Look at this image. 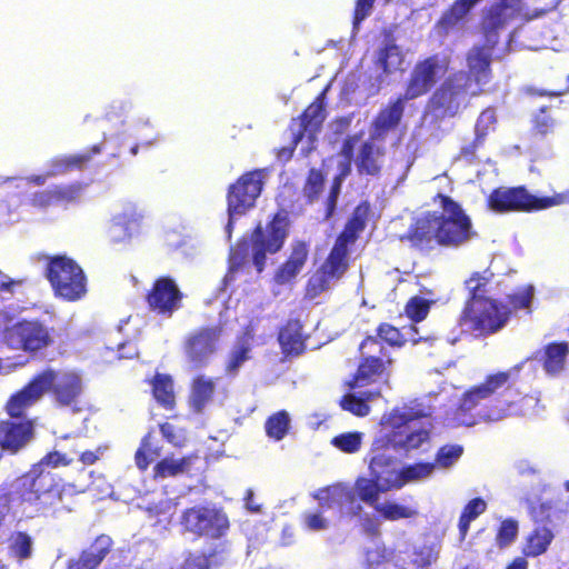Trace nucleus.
<instances>
[{"label": "nucleus", "instance_id": "nucleus-1", "mask_svg": "<svg viewBox=\"0 0 569 569\" xmlns=\"http://www.w3.org/2000/svg\"><path fill=\"white\" fill-rule=\"evenodd\" d=\"M525 362L485 376L481 382L468 388L460 397L453 419L460 426L472 427L481 421L498 422L510 417L536 415L539 392H522L516 386Z\"/></svg>", "mask_w": 569, "mask_h": 569}, {"label": "nucleus", "instance_id": "nucleus-2", "mask_svg": "<svg viewBox=\"0 0 569 569\" xmlns=\"http://www.w3.org/2000/svg\"><path fill=\"white\" fill-rule=\"evenodd\" d=\"M76 492L51 471L32 467L18 477L10 490L0 487V527L12 513L18 521L58 518L72 511Z\"/></svg>", "mask_w": 569, "mask_h": 569}, {"label": "nucleus", "instance_id": "nucleus-3", "mask_svg": "<svg viewBox=\"0 0 569 569\" xmlns=\"http://www.w3.org/2000/svg\"><path fill=\"white\" fill-rule=\"evenodd\" d=\"M441 211H427L408 228L402 241L419 252L429 253L436 247L457 249L477 236L471 218L451 197L437 193L433 198Z\"/></svg>", "mask_w": 569, "mask_h": 569}, {"label": "nucleus", "instance_id": "nucleus-4", "mask_svg": "<svg viewBox=\"0 0 569 569\" xmlns=\"http://www.w3.org/2000/svg\"><path fill=\"white\" fill-rule=\"evenodd\" d=\"M44 393L50 395L57 407L79 411L83 393L82 378L73 370L60 371L47 367L9 397L4 410L8 416L20 417L33 407Z\"/></svg>", "mask_w": 569, "mask_h": 569}, {"label": "nucleus", "instance_id": "nucleus-5", "mask_svg": "<svg viewBox=\"0 0 569 569\" xmlns=\"http://www.w3.org/2000/svg\"><path fill=\"white\" fill-rule=\"evenodd\" d=\"M449 57L431 54L418 60L406 82L405 91L381 108L372 121L371 140L383 141L387 134L397 129L405 112V103L426 96L450 67Z\"/></svg>", "mask_w": 569, "mask_h": 569}, {"label": "nucleus", "instance_id": "nucleus-6", "mask_svg": "<svg viewBox=\"0 0 569 569\" xmlns=\"http://www.w3.org/2000/svg\"><path fill=\"white\" fill-rule=\"evenodd\" d=\"M463 80V74L451 72L432 91L426 104V114L432 122L441 123L459 117L473 97H479L485 89H472Z\"/></svg>", "mask_w": 569, "mask_h": 569}, {"label": "nucleus", "instance_id": "nucleus-7", "mask_svg": "<svg viewBox=\"0 0 569 569\" xmlns=\"http://www.w3.org/2000/svg\"><path fill=\"white\" fill-rule=\"evenodd\" d=\"M44 276L53 295L63 301L81 300L88 292V278L82 267L66 254L48 257Z\"/></svg>", "mask_w": 569, "mask_h": 569}, {"label": "nucleus", "instance_id": "nucleus-8", "mask_svg": "<svg viewBox=\"0 0 569 569\" xmlns=\"http://www.w3.org/2000/svg\"><path fill=\"white\" fill-rule=\"evenodd\" d=\"M290 219L286 209L278 210L267 224L263 227L261 222L252 229L249 242L252 250V263L258 273L262 272L267 254L279 252L289 236Z\"/></svg>", "mask_w": 569, "mask_h": 569}, {"label": "nucleus", "instance_id": "nucleus-9", "mask_svg": "<svg viewBox=\"0 0 569 569\" xmlns=\"http://www.w3.org/2000/svg\"><path fill=\"white\" fill-rule=\"evenodd\" d=\"M567 194L555 193L552 196L538 197L531 194L526 187H498L488 196V207L499 213L505 212H532L545 210L566 202Z\"/></svg>", "mask_w": 569, "mask_h": 569}, {"label": "nucleus", "instance_id": "nucleus-10", "mask_svg": "<svg viewBox=\"0 0 569 569\" xmlns=\"http://www.w3.org/2000/svg\"><path fill=\"white\" fill-rule=\"evenodd\" d=\"M422 416L412 411H402L399 408L392 409L382 421L387 432L378 436L380 439L379 446H388L397 451L410 452L429 442V429L409 430V423Z\"/></svg>", "mask_w": 569, "mask_h": 569}, {"label": "nucleus", "instance_id": "nucleus-11", "mask_svg": "<svg viewBox=\"0 0 569 569\" xmlns=\"http://www.w3.org/2000/svg\"><path fill=\"white\" fill-rule=\"evenodd\" d=\"M53 328L39 319H21L4 328L3 342L12 350L37 355L54 342Z\"/></svg>", "mask_w": 569, "mask_h": 569}, {"label": "nucleus", "instance_id": "nucleus-12", "mask_svg": "<svg viewBox=\"0 0 569 569\" xmlns=\"http://www.w3.org/2000/svg\"><path fill=\"white\" fill-rule=\"evenodd\" d=\"M510 319V309L497 299L463 305L459 317L460 326L480 336L487 337L501 330Z\"/></svg>", "mask_w": 569, "mask_h": 569}, {"label": "nucleus", "instance_id": "nucleus-13", "mask_svg": "<svg viewBox=\"0 0 569 569\" xmlns=\"http://www.w3.org/2000/svg\"><path fill=\"white\" fill-rule=\"evenodd\" d=\"M326 120L325 91H322L298 118L290 122L291 140L289 146L276 148L273 153L281 163L289 162L299 142L308 136L310 140L316 138Z\"/></svg>", "mask_w": 569, "mask_h": 569}, {"label": "nucleus", "instance_id": "nucleus-14", "mask_svg": "<svg viewBox=\"0 0 569 569\" xmlns=\"http://www.w3.org/2000/svg\"><path fill=\"white\" fill-rule=\"evenodd\" d=\"M360 362L348 381L350 389H358L375 382L387 373L392 359L385 346L373 336H367L359 346Z\"/></svg>", "mask_w": 569, "mask_h": 569}, {"label": "nucleus", "instance_id": "nucleus-15", "mask_svg": "<svg viewBox=\"0 0 569 569\" xmlns=\"http://www.w3.org/2000/svg\"><path fill=\"white\" fill-rule=\"evenodd\" d=\"M350 246L335 240L332 248L323 262L309 277L306 284V295L309 298H317L329 290L333 282L339 281L348 271Z\"/></svg>", "mask_w": 569, "mask_h": 569}, {"label": "nucleus", "instance_id": "nucleus-16", "mask_svg": "<svg viewBox=\"0 0 569 569\" xmlns=\"http://www.w3.org/2000/svg\"><path fill=\"white\" fill-rule=\"evenodd\" d=\"M268 172L267 168L246 171L229 186L226 198L230 220L236 216H243L256 206Z\"/></svg>", "mask_w": 569, "mask_h": 569}, {"label": "nucleus", "instance_id": "nucleus-17", "mask_svg": "<svg viewBox=\"0 0 569 569\" xmlns=\"http://www.w3.org/2000/svg\"><path fill=\"white\" fill-rule=\"evenodd\" d=\"M498 43L495 40H485L476 43L466 52L467 70H457L453 73L463 74V80L472 89H483L492 80V57Z\"/></svg>", "mask_w": 569, "mask_h": 569}, {"label": "nucleus", "instance_id": "nucleus-18", "mask_svg": "<svg viewBox=\"0 0 569 569\" xmlns=\"http://www.w3.org/2000/svg\"><path fill=\"white\" fill-rule=\"evenodd\" d=\"M523 0H497L490 4L481 19V33L485 40L499 43V31L512 20L527 17Z\"/></svg>", "mask_w": 569, "mask_h": 569}, {"label": "nucleus", "instance_id": "nucleus-19", "mask_svg": "<svg viewBox=\"0 0 569 569\" xmlns=\"http://www.w3.org/2000/svg\"><path fill=\"white\" fill-rule=\"evenodd\" d=\"M183 292L173 278L161 276L157 278L150 290L144 295L150 311L164 318H171L181 309Z\"/></svg>", "mask_w": 569, "mask_h": 569}, {"label": "nucleus", "instance_id": "nucleus-20", "mask_svg": "<svg viewBox=\"0 0 569 569\" xmlns=\"http://www.w3.org/2000/svg\"><path fill=\"white\" fill-rule=\"evenodd\" d=\"M222 333L220 326L201 327L190 332L183 342V351L188 361L194 368H203L209 358L217 351Z\"/></svg>", "mask_w": 569, "mask_h": 569}, {"label": "nucleus", "instance_id": "nucleus-21", "mask_svg": "<svg viewBox=\"0 0 569 569\" xmlns=\"http://www.w3.org/2000/svg\"><path fill=\"white\" fill-rule=\"evenodd\" d=\"M380 439L376 437L369 451V476L378 481L388 491L401 489L400 470L397 469L396 457L387 453L391 450L388 446H378Z\"/></svg>", "mask_w": 569, "mask_h": 569}, {"label": "nucleus", "instance_id": "nucleus-22", "mask_svg": "<svg viewBox=\"0 0 569 569\" xmlns=\"http://www.w3.org/2000/svg\"><path fill=\"white\" fill-rule=\"evenodd\" d=\"M181 521L189 531L213 538L221 537L229 528V521L224 515L204 507L187 509Z\"/></svg>", "mask_w": 569, "mask_h": 569}, {"label": "nucleus", "instance_id": "nucleus-23", "mask_svg": "<svg viewBox=\"0 0 569 569\" xmlns=\"http://www.w3.org/2000/svg\"><path fill=\"white\" fill-rule=\"evenodd\" d=\"M0 420V448L9 453H17L33 437V422L26 417V412L20 417Z\"/></svg>", "mask_w": 569, "mask_h": 569}, {"label": "nucleus", "instance_id": "nucleus-24", "mask_svg": "<svg viewBox=\"0 0 569 569\" xmlns=\"http://www.w3.org/2000/svg\"><path fill=\"white\" fill-rule=\"evenodd\" d=\"M308 336L299 319H288L278 331V342L284 358L301 356L307 349Z\"/></svg>", "mask_w": 569, "mask_h": 569}, {"label": "nucleus", "instance_id": "nucleus-25", "mask_svg": "<svg viewBox=\"0 0 569 569\" xmlns=\"http://www.w3.org/2000/svg\"><path fill=\"white\" fill-rule=\"evenodd\" d=\"M483 0H455L440 16L436 28L441 36L461 28L468 21L472 10Z\"/></svg>", "mask_w": 569, "mask_h": 569}, {"label": "nucleus", "instance_id": "nucleus-26", "mask_svg": "<svg viewBox=\"0 0 569 569\" xmlns=\"http://www.w3.org/2000/svg\"><path fill=\"white\" fill-rule=\"evenodd\" d=\"M309 257V246L303 240H295L291 251L286 261L274 273V281L278 284H286L292 281L303 269Z\"/></svg>", "mask_w": 569, "mask_h": 569}, {"label": "nucleus", "instance_id": "nucleus-27", "mask_svg": "<svg viewBox=\"0 0 569 569\" xmlns=\"http://www.w3.org/2000/svg\"><path fill=\"white\" fill-rule=\"evenodd\" d=\"M309 257V246L303 240H295L291 251L286 261L274 273V281L278 284H286L292 281L303 269Z\"/></svg>", "mask_w": 569, "mask_h": 569}, {"label": "nucleus", "instance_id": "nucleus-28", "mask_svg": "<svg viewBox=\"0 0 569 569\" xmlns=\"http://www.w3.org/2000/svg\"><path fill=\"white\" fill-rule=\"evenodd\" d=\"M376 141L377 140H371L370 136L359 149L356 158V167L360 176L379 177L382 171V159L386 151L383 148L378 147L375 143Z\"/></svg>", "mask_w": 569, "mask_h": 569}, {"label": "nucleus", "instance_id": "nucleus-29", "mask_svg": "<svg viewBox=\"0 0 569 569\" xmlns=\"http://www.w3.org/2000/svg\"><path fill=\"white\" fill-rule=\"evenodd\" d=\"M370 214V202L367 200L361 201L358 206H356L350 218L347 220L346 224L336 239L352 247L365 231Z\"/></svg>", "mask_w": 569, "mask_h": 569}, {"label": "nucleus", "instance_id": "nucleus-30", "mask_svg": "<svg viewBox=\"0 0 569 569\" xmlns=\"http://www.w3.org/2000/svg\"><path fill=\"white\" fill-rule=\"evenodd\" d=\"M493 279L495 273L490 268L471 272L463 282L467 291V299L463 305H472L491 299L490 293Z\"/></svg>", "mask_w": 569, "mask_h": 569}, {"label": "nucleus", "instance_id": "nucleus-31", "mask_svg": "<svg viewBox=\"0 0 569 569\" xmlns=\"http://www.w3.org/2000/svg\"><path fill=\"white\" fill-rule=\"evenodd\" d=\"M199 460L197 452L183 456L180 459L166 457L158 461L152 469L153 479H166L189 472L191 466Z\"/></svg>", "mask_w": 569, "mask_h": 569}, {"label": "nucleus", "instance_id": "nucleus-32", "mask_svg": "<svg viewBox=\"0 0 569 569\" xmlns=\"http://www.w3.org/2000/svg\"><path fill=\"white\" fill-rule=\"evenodd\" d=\"M555 535L547 526H536L526 537L521 552L527 558H536L547 552Z\"/></svg>", "mask_w": 569, "mask_h": 569}, {"label": "nucleus", "instance_id": "nucleus-33", "mask_svg": "<svg viewBox=\"0 0 569 569\" xmlns=\"http://www.w3.org/2000/svg\"><path fill=\"white\" fill-rule=\"evenodd\" d=\"M568 355L569 343L567 341L547 343L541 357L545 371L551 376L560 373L565 369Z\"/></svg>", "mask_w": 569, "mask_h": 569}, {"label": "nucleus", "instance_id": "nucleus-34", "mask_svg": "<svg viewBox=\"0 0 569 569\" xmlns=\"http://www.w3.org/2000/svg\"><path fill=\"white\" fill-rule=\"evenodd\" d=\"M151 393L158 405L167 410H172L176 406V395L173 380L170 375L156 373L150 380Z\"/></svg>", "mask_w": 569, "mask_h": 569}, {"label": "nucleus", "instance_id": "nucleus-35", "mask_svg": "<svg viewBox=\"0 0 569 569\" xmlns=\"http://www.w3.org/2000/svg\"><path fill=\"white\" fill-rule=\"evenodd\" d=\"M216 390L214 381L204 376H197L191 383L190 405L194 412H201L212 400Z\"/></svg>", "mask_w": 569, "mask_h": 569}, {"label": "nucleus", "instance_id": "nucleus-36", "mask_svg": "<svg viewBox=\"0 0 569 569\" xmlns=\"http://www.w3.org/2000/svg\"><path fill=\"white\" fill-rule=\"evenodd\" d=\"M381 396L380 389L366 390L356 396L355 393H346L341 397L339 405L342 410L348 411L357 417H366L370 412L369 401Z\"/></svg>", "mask_w": 569, "mask_h": 569}, {"label": "nucleus", "instance_id": "nucleus-37", "mask_svg": "<svg viewBox=\"0 0 569 569\" xmlns=\"http://www.w3.org/2000/svg\"><path fill=\"white\" fill-rule=\"evenodd\" d=\"M251 337H239L231 348L226 362L224 371L229 376H236L240 367L251 358Z\"/></svg>", "mask_w": 569, "mask_h": 569}, {"label": "nucleus", "instance_id": "nucleus-38", "mask_svg": "<svg viewBox=\"0 0 569 569\" xmlns=\"http://www.w3.org/2000/svg\"><path fill=\"white\" fill-rule=\"evenodd\" d=\"M403 61L405 57L399 46L395 43H388L379 49L375 64L382 71L383 74L388 76L397 70H400Z\"/></svg>", "mask_w": 569, "mask_h": 569}, {"label": "nucleus", "instance_id": "nucleus-39", "mask_svg": "<svg viewBox=\"0 0 569 569\" xmlns=\"http://www.w3.org/2000/svg\"><path fill=\"white\" fill-rule=\"evenodd\" d=\"M382 486L376 481L371 476L369 478L360 477L355 482V492L358 498L367 505L373 507L379 506V495L387 492Z\"/></svg>", "mask_w": 569, "mask_h": 569}, {"label": "nucleus", "instance_id": "nucleus-40", "mask_svg": "<svg viewBox=\"0 0 569 569\" xmlns=\"http://www.w3.org/2000/svg\"><path fill=\"white\" fill-rule=\"evenodd\" d=\"M112 539L108 535L98 536L88 550H83L80 555L90 563L91 568L97 569L104 560L112 548Z\"/></svg>", "mask_w": 569, "mask_h": 569}, {"label": "nucleus", "instance_id": "nucleus-41", "mask_svg": "<svg viewBox=\"0 0 569 569\" xmlns=\"http://www.w3.org/2000/svg\"><path fill=\"white\" fill-rule=\"evenodd\" d=\"M9 553L18 561L31 558L33 552L32 537L26 531H14L9 538Z\"/></svg>", "mask_w": 569, "mask_h": 569}, {"label": "nucleus", "instance_id": "nucleus-42", "mask_svg": "<svg viewBox=\"0 0 569 569\" xmlns=\"http://www.w3.org/2000/svg\"><path fill=\"white\" fill-rule=\"evenodd\" d=\"M290 429V417L286 410H279L270 415L264 422L266 435L274 440H282Z\"/></svg>", "mask_w": 569, "mask_h": 569}, {"label": "nucleus", "instance_id": "nucleus-43", "mask_svg": "<svg viewBox=\"0 0 569 569\" xmlns=\"http://www.w3.org/2000/svg\"><path fill=\"white\" fill-rule=\"evenodd\" d=\"M139 221L136 218H131L126 213L119 214L112 221L109 233L113 242H120L131 238L133 232H138Z\"/></svg>", "mask_w": 569, "mask_h": 569}, {"label": "nucleus", "instance_id": "nucleus-44", "mask_svg": "<svg viewBox=\"0 0 569 569\" xmlns=\"http://www.w3.org/2000/svg\"><path fill=\"white\" fill-rule=\"evenodd\" d=\"M436 463L432 462H416L403 466L400 469V480L403 481V486L408 482L418 481L428 478L433 473Z\"/></svg>", "mask_w": 569, "mask_h": 569}, {"label": "nucleus", "instance_id": "nucleus-45", "mask_svg": "<svg viewBox=\"0 0 569 569\" xmlns=\"http://www.w3.org/2000/svg\"><path fill=\"white\" fill-rule=\"evenodd\" d=\"M52 188L54 206L76 202L81 197L82 184L79 182L54 184Z\"/></svg>", "mask_w": 569, "mask_h": 569}, {"label": "nucleus", "instance_id": "nucleus-46", "mask_svg": "<svg viewBox=\"0 0 569 569\" xmlns=\"http://www.w3.org/2000/svg\"><path fill=\"white\" fill-rule=\"evenodd\" d=\"M376 511L379 516L389 521L413 518L418 513L416 509L396 502L380 503L376 506Z\"/></svg>", "mask_w": 569, "mask_h": 569}, {"label": "nucleus", "instance_id": "nucleus-47", "mask_svg": "<svg viewBox=\"0 0 569 569\" xmlns=\"http://www.w3.org/2000/svg\"><path fill=\"white\" fill-rule=\"evenodd\" d=\"M326 183V174L316 168H311L308 171L305 184L303 193L308 202H313L321 194Z\"/></svg>", "mask_w": 569, "mask_h": 569}, {"label": "nucleus", "instance_id": "nucleus-48", "mask_svg": "<svg viewBox=\"0 0 569 569\" xmlns=\"http://www.w3.org/2000/svg\"><path fill=\"white\" fill-rule=\"evenodd\" d=\"M486 141L473 137V139L462 144L455 157V161L462 162L466 166H473L480 162L479 152L483 149Z\"/></svg>", "mask_w": 569, "mask_h": 569}, {"label": "nucleus", "instance_id": "nucleus-49", "mask_svg": "<svg viewBox=\"0 0 569 569\" xmlns=\"http://www.w3.org/2000/svg\"><path fill=\"white\" fill-rule=\"evenodd\" d=\"M330 443L345 453H356L362 443V433L359 431L342 432L335 436Z\"/></svg>", "mask_w": 569, "mask_h": 569}, {"label": "nucleus", "instance_id": "nucleus-50", "mask_svg": "<svg viewBox=\"0 0 569 569\" xmlns=\"http://www.w3.org/2000/svg\"><path fill=\"white\" fill-rule=\"evenodd\" d=\"M533 299V287L525 286L506 297V307L510 309V315L513 311L521 309H529Z\"/></svg>", "mask_w": 569, "mask_h": 569}, {"label": "nucleus", "instance_id": "nucleus-51", "mask_svg": "<svg viewBox=\"0 0 569 569\" xmlns=\"http://www.w3.org/2000/svg\"><path fill=\"white\" fill-rule=\"evenodd\" d=\"M497 122L496 109L493 107L483 109L475 123V137L486 141L488 134L495 131Z\"/></svg>", "mask_w": 569, "mask_h": 569}, {"label": "nucleus", "instance_id": "nucleus-52", "mask_svg": "<svg viewBox=\"0 0 569 569\" xmlns=\"http://www.w3.org/2000/svg\"><path fill=\"white\" fill-rule=\"evenodd\" d=\"M392 552L382 543H375L365 551V567L367 569H380L391 559Z\"/></svg>", "mask_w": 569, "mask_h": 569}, {"label": "nucleus", "instance_id": "nucleus-53", "mask_svg": "<svg viewBox=\"0 0 569 569\" xmlns=\"http://www.w3.org/2000/svg\"><path fill=\"white\" fill-rule=\"evenodd\" d=\"M463 450L461 445H443L437 450L432 463H436V467L450 468L461 458Z\"/></svg>", "mask_w": 569, "mask_h": 569}, {"label": "nucleus", "instance_id": "nucleus-54", "mask_svg": "<svg viewBox=\"0 0 569 569\" xmlns=\"http://www.w3.org/2000/svg\"><path fill=\"white\" fill-rule=\"evenodd\" d=\"M377 336L378 340L383 345L387 343L390 347L393 348H401L406 345V337L402 335L400 329L397 327L388 323L382 322L377 327Z\"/></svg>", "mask_w": 569, "mask_h": 569}, {"label": "nucleus", "instance_id": "nucleus-55", "mask_svg": "<svg viewBox=\"0 0 569 569\" xmlns=\"http://www.w3.org/2000/svg\"><path fill=\"white\" fill-rule=\"evenodd\" d=\"M528 512L531 520L537 526H546L547 523H551L552 513L555 512L553 506L550 501H529L528 503Z\"/></svg>", "mask_w": 569, "mask_h": 569}, {"label": "nucleus", "instance_id": "nucleus-56", "mask_svg": "<svg viewBox=\"0 0 569 569\" xmlns=\"http://www.w3.org/2000/svg\"><path fill=\"white\" fill-rule=\"evenodd\" d=\"M431 302L420 296L411 297L406 306L405 312L413 322L425 320L429 313Z\"/></svg>", "mask_w": 569, "mask_h": 569}, {"label": "nucleus", "instance_id": "nucleus-57", "mask_svg": "<svg viewBox=\"0 0 569 569\" xmlns=\"http://www.w3.org/2000/svg\"><path fill=\"white\" fill-rule=\"evenodd\" d=\"M518 522L515 519L508 518L502 520L496 535L498 547L506 548L511 545L518 536Z\"/></svg>", "mask_w": 569, "mask_h": 569}, {"label": "nucleus", "instance_id": "nucleus-58", "mask_svg": "<svg viewBox=\"0 0 569 569\" xmlns=\"http://www.w3.org/2000/svg\"><path fill=\"white\" fill-rule=\"evenodd\" d=\"M102 150L100 144H93L86 152L66 154L68 167L70 171L82 170L93 158V156L100 153Z\"/></svg>", "mask_w": 569, "mask_h": 569}, {"label": "nucleus", "instance_id": "nucleus-59", "mask_svg": "<svg viewBox=\"0 0 569 569\" xmlns=\"http://www.w3.org/2000/svg\"><path fill=\"white\" fill-rule=\"evenodd\" d=\"M557 121L547 113V108L542 107L533 119V130L537 134L545 137L553 133Z\"/></svg>", "mask_w": 569, "mask_h": 569}, {"label": "nucleus", "instance_id": "nucleus-60", "mask_svg": "<svg viewBox=\"0 0 569 569\" xmlns=\"http://www.w3.org/2000/svg\"><path fill=\"white\" fill-rule=\"evenodd\" d=\"M321 492L326 493L325 499L328 500V502L325 505L327 507H331L333 503L342 505L345 502H351L353 500L352 490L341 486L326 488Z\"/></svg>", "mask_w": 569, "mask_h": 569}, {"label": "nucleus", "instance_id": "nucleus-61", "mask_svg": "<svg viewBox=\"0 0 569 569\" xmlns=\"http://www.w3.org/2000/svg\"><path fill=\"white\" fill-rule=\"evenodd\" d=\"M248 258V243L247 241L238 242L236 248L231 250L229 257V271L236 272L242 268Z\"/></svg>", "mask_w": 569, "mask_h": 569}, {"label": "nucleus", "instance_id": "nucleus-62", "mask_svg": "<svg viewBox=\"0 0 569 569\" xmlns=\"http://www.w3.org/2000/svg\"><path fill=\"white\" fill-rule=\"evenodd\" d=\"M376 0H356L352 23L355 27L359 26L367 17L370 16ZM385 4L390 3L392 0H382Z\"/></svg>", "mask_w": 569, "mask_h": 569}, {"label": "nucleus", "instance_id": "nucleus-63", "mask_svg": "<svg viewBox=\"0 0 569 569\" xmlns=\"http://www.w3.org/2000/svg\"><path fill=\"white\" fill-rule=\"evenodd\" d=\"M29 204L37 209H47L54 206L52 188L36 191L29 198Z\"/></svg>", "mask_w": 569, "mask_h": 569}, {"label": "nucleus", "instance_id": "nucleus-64", "mask_svg": "<svg viewBox=\"0 0 569 569\" xmlns=\"http://www.w3.org/2000/svg\"><path fill=\"white\" fill-rule=\"evenodd\" d=\"M486 509L487 503L482 498H473L463 507L460 516L473 521L476 518L482 515Z\"/></svg>", "mask_w": 569, "mask_h": 569}]
</instances>
